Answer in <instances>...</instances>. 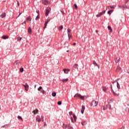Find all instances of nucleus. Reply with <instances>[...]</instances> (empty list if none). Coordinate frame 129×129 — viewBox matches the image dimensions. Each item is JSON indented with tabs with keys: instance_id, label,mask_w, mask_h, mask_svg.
Returning a JSON list of instances; mask_svg holds the SVG:
<instances>
[{
	"instance_id": "39448f33",
	"label": "nucleus",
	"mask_w": 129,
	"mask_h": 129,
	"mask_svg": "<svg viewBox=\"0 0 129 129\" xmlns=\"http://www.w3.org/2000/svg\"><path fill=\"white\" fill-rule=\"evenodd\" d=\"M116 72L118 74V73H121V68H120L119 66L117 67L116 69Z\"/></svg>"
},
{
	"instance_id": "ddd939ff",
	"label": "nucleus",
	"mask_w": 129,
	"mask_h": 129,
	"mask_svg": "<svg viewBox=\"0 0 129 129\" xmlns=\"http://www.w3.org/2000/svg\"><path fill=\"white\" fill-rule=\"evenodd\" d=\"M9 36L8 35H3L2 37V39H3V40H6V39H9Z\"/></svg>"
},
{
	"instance_id": "4468645a",
	"label": "nucleus",
	"mask_w": 129,
	"mask_h": 129,
	"mask_svg": "<svg viewBox=\"0 0 129 129\" xmlns=\"http://www.w3.org/2000/svg\"><path fill=\"white\" fill-rule=\"evenodd\" d=\"M63 71H64V73H65V74H68V72H69V71H70V69H63Z\"/></svg>"
},
{
	"instance_id": "20e7f679",
	"label": "nucleus",
	"mask_w": 129,
	"mask_h": 129,
	"mask_svg": "<svg viewBox=\"0 0 129 129\" xmlns=\"http://www.w3.org/2000/svg\"><path fill=\"white\" fill-rule=\"evenodd\" d=\"M98 104V101H96L95 100H93L92 101L91 105H92L93 107L97 106Z\"/></svg>"
},
{
	"instance_id": "1a4fd4ad",
	"label": "nucleus",
	"mask_w": 129,
	"mask_h": 129,
	"mask_svg": "<svg viewBox=\"0 0 129 129\" xmlns=\"http://www.w3.org/2000/svg\"><path fill=\"white\" fill-rule=\"evenodd\" d=\"M23 86L25 87V90H26V91H28L29 90V85H28V84L23 85Z\"/></svg>"
},
{
	"instance_id": "6e6552de",
	"label": "nucleus",
	"mask_w": 129,
	"mask_h": 129,
	"mask_svg": "<svg viewBox=\"0 0 129 129\" xmlns=\"http://www.w3.org/2000/svg\"><path fill=\"white\" fill-rule=\"evenodd\" d=\"M14 65H16L17 66H21L22 65V63H21L19 60H16L14 63Z\"/></svg>"
},
{
	"instance_id": "f704fd0d",
	"label": "nucleus",
	"mask_w": 129,
	"mask_h": 129,
	"mask_svg": "<svg viewBox=\"0 0 129 129\" xmlns=\"http://www.w3.org/2000/svg\"><path fill=\"white\" fill-rule=\"evenodd\" d=\"M101 109H103V110H105V109H107L105 108V107H104V106H102L101 108Z\"/></svg>"
},
{
	"instance_id": "09e8293b",
	"label": "nucleus",
	"mask_w": 129,
	"mask_h": 129,
	"mask_svg": "<svg viewBox=\"0 0 129 129\" xmlns=\"http://www.w3.org/2000/svg\"><path fill=\"white\" fill-rule=\"evenodd\" d=\"M111 91L113 93V90L112 89V85H111Z\"/></svg>"
},
{
	"instance_id": "9b49d317",
	"label": "nucleus",
	"mask_w": 129,
	"mask_h": 129,
	"mask_svg": "<svg viewBox=\"0 0 129 129\" xmlns=\"http://www.w3.org/2000/svg\"><path fill=\"white\" fill-rule=\"evenodd\" d=\"M84 110H85V106L84 105H82V109L81 110V112L82 114H83V113L84 112Z\"/></svg>"
},
{
	"instance_id": "2f4dec72",
	"label": "nucleus",
	"mask_w": 129,
	"mask_h": 129,
	"mask_svg": "<svg viewBox=\"0 0 129 129\" xmlns=\"http://www.w3.org/2000/svg\"><path fill=\"white\" fill-rule=\"evenodd\" d=\"M113 94L115 96H118V94H116V93L114 92V91H113Z\"/></svg>"
},
{
	"instance_id": "f03ea898",
	"label": "nucleus",
	"mask_w": 129,
	"mask_h": 129,
	"mask_svg": "<svg viewBox=\"0 0 129 129\" xmlns=\"http://www.w3.org/2000/svg\"><path fill=\"white\" fill-rule=\"evenodd\" d=\"M74 97H80L81 99H82L83 100H84V96H81L80 94L78 93L76 94Z\"/></svg>"
},
{
	"instance_id": "c9c22d12",
	"label": "nucleus",
	"mask_w": 129,
	"mask_h": 129,
	"mask_svg": "<svg viewBox=\"0 0 129 129\" xmlns=\"http://www.w3.org/2000/svg\"><path fill=\"white\" fill-rule=\"evenodd\" d=\"M40 19V17L39 16V15L36 17L35 20L36 21H38Z\"/></svg>"
},
{
	"instance_id": "9d476101",
	"label": "nucleus",
	"mask_w": 129,
	"mask_h": 129,
	"mask_svg": "<svg viewBox=\"0 0 129 129\" xmlns=\"http://www.w3.org/2000/svg\"><path fill=\"white\" fill-rule=\"evenodd\" d=\"M108 108L109 109H110V110H111L113 109V108H111V105H109V104L106 105V109H107Z\"/></svg>"
},
{
	"instance_id": "5fc2aeb1",
	"label": "nucleus",
	"mask_w": 129,
	"mask_h": 129,
	"mask_svg": "<svg viewBox=\"0 0 129 129\" xmlns=\"http://www.w3.org/2000/svg\"><path fill=\"white\" fill-rule=\"evenodd\" d=\"M21 15H22V13H20L18 17H20V16H21Z\"/></svg>"
},
{
	"instance_id": "37998d69",
	"label": "nucleus",
	"mask_w": 129,
	"mask_h": 129,
	"mask_svg": "<svg viewBox=\"0 0 129 129\" xmlns=\"http://www.w3.org/2000/svg\"><path fill=\"white\" fill-rule=\"evenodd\" d=\"M42 94H45L46 93V92L45 90H43L41 92Z\"/></svg>"
},
{
	"instance_id": "e433bc0d",
	"label": "nucleus",
	"mask_w": 129,
	"mask_h": 129,
	"mask_svg": "<svg viewBox=\"0 0 129 129\" xmlns=\"http://www.w3.org/2000/svg\"><path fill=\"white\" fill-rule=\"evenodd\" d=\"M21 40H22V37H17V41H21Z\"/></svg>"
},
{
	"instance_id": "4d7b16f0",
	"label": "nucleus",
	"mask_w": 129,
	"mask_h": 129,
	"mask_svg": "<svg viewBox=\"0 0 129 129\" xmlns=\"http://www.w3.org/2000/svg\"><path fill=\"white\" fill-rule=\"evenodd\" d=\"M96 33H98V31L96 30Z\"/></svg>"
},
{
	"instance_id": "dca6fc26",
	"label": "nucleus",
	"mask_w": 129,
	"mask_h": 129,
	"mask_svg": "<svg viewBox=\"0 0 129 129\" xmlns=\"http://www.w3.org/2000/svg\"><path fill=\"white\" fill-rule=\"evenodd\" d=\"M108 88H106L105 86H103L102 87V90L104 91V92H106L107 91Z\"/></svg>"
},
{
	"instance_id": "a878e982",
	"label": "nucleus",
	"mask_w": 129,
	"mask_h": 129,
	"mask_svg": "<svg viewBox=\"0 0 129 129\" xmlns=\"http://www.w3.org/2000/svg\"><path fill=\"white\" fill-rule=\"evenodd\" d=\"M68 37L69 40H70V38H72V34H71V33H68Z\"/></svg>"
},
{
	"instance_id": "8fccbe9b",
	"label": "nucleus",
	"mask_w": 129,
	"mask_h": 129,
	"mask_svg": "<svg viewBox=\"0 0 129 129\" xmlns=\"http://www.w3.org/2000/svg\"><path fill=\"white\" fill-rule=\"evenodd\" d=\"M36 13L38 14V15L40 14V12L38 10L36 11Z\"/></svg>"
},
{
	"instance_id": "13d9d810",
	"label": "nucleus",
	"mask_w": 129,
	"mask_h": 129,
	"mask_svg": "<svg viewBox=\"0 0 129 129\" xmlns=\"http://www.w3.org/2000/svg\"><path fill=\"white\" fill-rule=\"evenodd\" d=\"M36 86H37V85H35L34 87L35 88H36Z\"/></svg>"
},
{
	"instance_id": "4c0bfd02",
	"label": "nucleus",
	"mask_w": 129,
	"mask_h": 129,
	"mask_svg": "<svg viewBox=\"0 0 129 129\" xmlns=\"http://www.w3.org/2000/svg\"><path fill=\"white\" fill-rule=\"evenodd\" d=\"M18 118L19 119H21V120H22V121H23V119L22 118V117H21V116H18Z\"/></svg>"
},
{
	"instance_id": "bb28decb",
	"label": "nucleus",
	"mask_w": 129,
	"mask_h": 129,
	"mask_svg": "<svg viewBox=\"0 0 129 129\" xmlns=\"http://www.w3.org/2000/svg\"><path fill=\"white\" fill-rule=\"evenodd\" d=\"M74 68H76L77 69H78V64H75V65L74 66Z\"/></svg>"
},
{
	"instance_id": "412c9836",
	"label": "nucleus",
	"mask_w": 129,
	"mask_h": 129,
	"mask_svg": "<svg viewBox=\"0 0 129 129\" xmlns=\"http://www.w3.org/2000/svg\"><path fill=\"white\" fill-rule=\"evenodd\" d=\"M32 113H34V114H37L38 113V109L34 110L32 111Z\"/></svg>"
},
{
	"instance_id": "f8f14e48",
	"label": "nucleus",
	"mask_w": 129,
	"mask_h": 129,
	"mask_svg": "<svg viewBox=\"0 0 129 129\" xmlns=\"http://www.w3.org/2000/svg\"><path fill=\"white\" fill-rule=\"evenodd\" d=\"M63 128L66 129L68 127H70V125L65 124L64 123L63 124L62 126Z\"/></svg>"
},
{
	"instance_id": "a18cd8bd",
	"label": "nucleus",
	"mask_w": 129,
	"mask_h": 129,
	"mask_svg": "<svg viewBox=\"0 0 129 129\" xmlns=\"http://www.w3.org/2000/svg\"><path fill=\"white\" fill-rule=\"evenodd\" d=\"M69 114H70V115H72V114H73L72 111L70 112Z\"/></svg>"
},
{
	"instance_id": "4be33fe9",
	"label": "nucleus",
	"mask_w": 129,
	"mask_h": 129,
	"mask_svg": "<svg viewBox=\"0 0 129 129\" xmlns=\"http://www.w3.org/2000/svg\"><path fill=\"white\" fill-rule=\"evenodd\" d=\"M5 17H6V13H2L1 15V17L3 19V18H5Z\"/></svg>"
},
{
	"instance_id": "0eeeda50",
	"label": "nucleus",
	"mask_w": 129,
	"mask_h": 129,
	"mask_svg": "<svg viewBox=\"0 0 129 129\" xmlns=\"http://www.w3.org/2000/svg\"><path fill=\"white\" fill-rule=\"evenodd\" d=\"M41 118H43L42 116L40 117V116H37L36 117V121H38V122H40Z\"/></svg>"
},
{
	"instance_id": "a19ab883",
	"label": "nucleus",
	"mask_w": 129,
	"mask_h": 129,
	"mask_svg": "<svg viewBox=\"0 0 129 129\" xmlns=\"http://www.w3.org/2000/svg\"><path fill=\"white\" fill-rule=\"evenodd\" d=\"M86 123H87V122H86V121L82 122V124L83 125H85L86 124Z\"/></svg>"
},
{
	"instance_id": "aec40b11",
	"label": "nucleus",
	"mask_w": 129,
	"mask_h": 129,
	"mask_svg": "<svg viewBox=\"0 0 129 129\" xmlns=\"http://www.w3.org/2000/svg\"><path fill=\"white\" fill-rule=\"evenodd\" d=\"M68 79H64L62 80H60V81H62V82H67L68 81Z\"/></svg>"
},
{
	"instance_id": "5701e85b",
	"label": "nucleus",
	"mask_w": 129,
	"mask_h": 129,
	"mask_svg": "<svg viewBox=\"0 0 129 129\" xmlns=\"http://www.w3.org/2000/svg\"><path fill=\"white\" fill-rule=\"evenodd\" d=\"M28 31L29 34H32V29H31V27L28 28Z\"/></svg>"
},
{
	"instance_id": "423d86ee",
	"label": "nucleus",
	"mask_w": 129,
	"mask_h": 129,
	"mask_svg": "<svg viewBox=\"0 0 129 129\" xmlns=\"http://www.w3.org/2000/svg\"><path fill=\"white\" fill-rule=\"evenodd\" d=\"M73 116L74 120L73 121V117H71V121L72 122H75V121H76V118H77V117L74 114H73Z\"/></svg>"
},
{
	"instance_id": "864d4df0",
	"label": "nucleus",
	"mask_w": 129,
	"mask_h": 129,
	"mask_svg": "<svg viewBox=\"0 0 129 129\" xmlns=\"http://www.w3.org/2000/svg\"><path fill=\"white\" fill-rule=\"evenodd\" d=\"M24 24H26V21H24L23 23H22L21 25H24Z\"/></svg>"
},
{
	"instance_id": "c85d7f7f",
	"label": "nucleus",
	"mask_w": 129,
	"mask_h": 129,
	"mask_svg": "<svg viewBox=\"0 0 129 129\" xmlns=\"http://www.w3.org/2000/svg\"><path fill=\"white\" fill-rule=\"evenodd\" d=\"M63 29V26L61 25L60 26H59L58 30L59 31H61V30Z\"/></svg>"
},
{
	"instance_id": "49530a36",
	"label": "nucleus",
	"mask_w": 129,
	"mask_h": 129,
	"mask_svg": "<svg viewBox=\"0 0 129 129\" xmlns=\"http://www.w3.org/2000/svg\"><path fill=\"white\" fill-rule=\"evenodd\" d=\"M111 9H114V6H109Z\"/></svg>"
},
{
	"instance_id": "ea45409f",
	"label": "nucleus",
	"mask_w": 129,
	"mask_h": 129,
	"mask_svg": "<svg viewBox=\"0 0 129 129\" xmlns=\"http://www.w3.org/2000/svg\"><path fill=\"white\" fill-rule=\"evenodd\" d=\"M70 32H71V30L70 29H68V34H71V33Z\"/></svg>"
},
{
	"instance_id": "603ef678",
	"label": "nucleus",
	"mask_w": 129,
	"mask_h": 129,
	"mask_svg": "<svg viewBox=\"0 0 129 129\" xmlns=\"http://www.w3.org/2000/svg\"><path fill=\"white\" fill-rule=\"evenodd\" d=\"M110 101H113V99H111V100H110L109 102L110 103Z\"/></svg>"
},
{
	"instance_id": "72a5a7b5",
	"label": "nucleus",
	"mask_w": 129,
	"mask_h": 129,
	"mask_svg": "<svg viewBox=\"0 0 129 129\" xmlns=\"http://www.w3.org/2000/svg\"><path fill=\"white\" fill-rule=\"evenodd\" d=\"M52 96H53V97H55V96H56V92H53L52 93Z\"/></svg>"
},
{
	"instance_id": "a211bd4d",
	"label": "nucleus",
	"mask_w": 129,
	"mask_h": 129,
	"mask_svg": "<svg viewBox=\"0 0 129 129\" xmlns=\"http://www.w3.org/2000/svg\"><path fill=\"white\" fill-rule=\"evenodd\" d=\"M108 29L109 30V33H112V29H111V27L110 26H108Z\"/></svg>"
},
{
	"instance_id": "7ed1b4c3",
	"label": "nucleus",
	"mask_w": 129,
	"mask_h": 129,
	"mask_svg": "<svg viewBox=\"0 0 129 129\" xmlns=\"http://www.w3.org/2000/svg\"><path fill=\"white\" fill-rule=\"evenodd\" d=\"M51 11V8L47 7L46 9V13H45V16L46 17H48V15H49V13Z\"/></svg>"
},
{
	"instance_id": "052dcab7",
	"label": "nucleus",
	"mask_w": 129,
	"mask_h": 129,
	"mask_svg": "<svg viewBox=\"0 0 129 129\" xmlns=\"http://www.w3.org/2000/svg\"><path fill=\"white\" fill-rule=\"evenodd\" d=\"M67 52H69V50H67Z\"/></svg>"
},
{
	"instance_id": "cd10ccee",
	"label": "nucleus",
	"mask_w": 129,
	"mask_h": 129,
	"mask_svg": "<svg viewBox=\"0 0 129 129\" xmlns=\"http://www.w3.org/2000/svg\"><path fill=\"white\" fill-rule=\"evenodd\" d=\"M105 12H106V11H103V12H100V14H99V15H100V16H102V15H103L104 14H105Z\"/></svg>"
},
{
	"instance_id": "2eb2a0df",
	"label": "nucleus",
	"mask_w": 129,
	"mask_h": 129,
	"mask_svg": "<svg viewBox=\"0 0 129 129\" xmlns=\"http://www.w3.org/2000/svg\"><path fill=\"white\" fill-rule=\"evenodd\" d=\"M93 64L94 65H95L96 66H97L98 68L99 69L100 68V67L99 66V65H98V64H97V63H96V62L95 61H93Z\"/></svg>"
},
{
	"instance_id": "58836bf2",
	"label": "nucleus",
	"mask_w": 129,
	"mask_h": 129,
	"mask_svg": "<svg viewBox=\"0 0 129 129\" xmlns=\"http://www.w3.org/2000/svg\"><path fill=\"white\" fill-rule=\"evenodd\" d=\"M74 7L76 10H78V8L77 7V5L76 4H74Z\"/></svg>"
},
{
	"instance_id": "6e6d98bb",
	"label": "nucleus",
	"mask_w": 129,
	"mask_h": 129,
	"mask_svg": "<svg viewBox=\"0 0 129 129\" xmlns=\"http://www.w3.org/2000/svg\"><path fill=\"white\" fill-rule=\"evenodd\" d=\"M76 45V43H74L73 45L75 46Z\"/></svg>"
},
{
	"instance_id": "7c9ffc66",
	"label": "nucleus",
	"mask_w": 129,
	"mask_h": 129,
	"mask_svg": "<svg viewBox=\"0 0 129 129\" xmlns=\"http://www.w3.org/2000/svg\"><path fill=\"white\" fill-rule=\"evenodd\" d=\"M20 72H21V73H23V72H24V68H20Z\"/></svg>"
},
{
	"instance_id": "79ce46f5",
	"label": "nucleus",
	"mask_w": 129,
	"mask_h": 129,
	"mask_svg": "<svg viewBox=\"0 0 129 129\" xmlns=\"http://www.w3.org/2000/svg\"><path fill=\"white\" fill-rule=\"evenodd\" d=\"M57 104L58 105H61V104H62V102L61 101H58L57 102Z\"/></svg>"
},
{
	"instance_id": "bf43d9fd",
	"label": "nucleus",
	"mask_w": 129,
	"mask_h": 129,
	"mask_svg": "<svg viewBox=\"0 0 129 129\" xmlns=\"http://www.w3.org/2000/svg\"><path fill=\"white\" fill-rule=\"evenodd\" d=\"M128 113H129V109H128Z\"/></svg>"
},
{
	"instance_id": "f257e3e1",
	"label": "nucleus",
	"mask_w": 129,
	"mask_h": 129,
	"mask_svg": "<svg viewBox=\"0 0 129 129\" xmlns=\"http://www.w3.org/2000/svg\"><path fill=\"white\" fill-rule=\"evenodd\" d=\"M51 0H42V4L44 6H48L50 4Z\"/></svg>"
},
{
	"instance_id": "6ab92c4d",
	"label": "nucleus",
	"mask_w": 129,
	"mask_h": 129,
	"mask_svg": "<svg viewBox=\"0 0 129 129\" xmlns=\"http://www.w3.org/2000/svg\"><path fill=\"white\" fill-rule=\"evenodd\" d=\"M119 61H120V57H119L118 58H116V59L115 60V62L116 63H118Z\"/></svg>"
},
{
	"instance_id": "f3484780",
	"label": "nucleus",
	"mask_w": 129,
	"mask_h": 129,
	"mask_svg": "<svg viewBox=\"0 0 129 129\" xmlns=\"http://www.w3.org/2000/svg\"><path fill=\"white\" fill-rule=\"evenodd\" d=\"M48 22H50V20H47L46 21H45V23L44 24V29H45V28L47 27V24H48Z\"/></svg>"
},
{
	"instance_id": "b1692460",
	"label": "nucleus",
	"mask_w": 129,
	"mask_h": 129,
	"mask_svg": "<svg viewBox=\"0 0 129 129\" xmlns=\"http://www.w3.org/2000/svg\"><path fill=\"white\" fill-rule=\"evenodd\" d=\"M26 21L28 22V21H29V22H31V16H29L26 18Z\"/></svg>"
},
{
	"instance_id": "3c124183",
	"label": "nucleus",
	"mask_w": 129,
	"mask_h": 129,
	"mask_svg": "<svg viewBox=\"0 0 129 129\" xmlns=\"http://www.w3.org/2000/svg\"><path fill=\"white\" fill-rule=\"evenodd\" d=\"M69 129H73V127L70 126V127H69Z\"/></svg>"
},
{
	"instance_id": "473e14b6",
	"label": "nucleus",
	"mask_w": 129,
	"mask_h": 129,
	"mask_svg": "<svg viewBox=\"0 0 129 129\" xmlns=\"http://www.w3.org/2000/svg\"><path fill=\"white\" fill-rule=\"evenodd\" d=\"M42 87L40 86V87H39L37 89V90H38V91H41V90H42Z\"/></svg>"
},
{
	"instance_id": "e2e57ef3",
	"label": "nucleus",
	"mask_w": 129,
	"mask_h": 129,
	"mask_svg": "<svg viewBox=\"0 0 129 129\" xmlns=\"http://www.w3.org/2000/svg\"><path fill=\"white\" fill-rule=\"evenodd\" d=\"M112 83H113H113H114V82H112Z\"/></svg>"
},
{
	"instance_id": "c03bdc74",
	"label": "nucleus",
	"mask_w": 129,
	"mask_h": 129,
	"mask_svg": "<svg viewBox=\"0 0 129 129\" xmlns=\"http://www.w3.org/2000/svg\"><path fill=\"white\" fill-rule=\"evenodd\" d=\"M96 17H97V18H99V17H101L100 14L97 15Z\"/></svg>"
},
{
	"instance_id": "680f3d73",
	"label": "nucleus",
	"mask_w": 129,
	"mask_h": 129,
	"mask_svg": "<svg viewBox=\"0 0 129 129\" xmlns=\"http://www.w3.org/2000/svg\"><path fill=\"white\" fill-rule=\"evenodd\" d=\"M107 8H110V7H109V6H108Z\"/></svg>"
},
{
	"instance_id": "393cba45",
	"label": "nucleus",
	"mask_w": 129,
	"mask_h": 129,
	"mask_svg": "<svg viewBox=\"0 0 129 129\" xmlns=\"http://www.w3.org/2000/svg\"><path fill=\"white\" fill-rule=\"evenodd\" d=\"M113 12V10H110L107 12L108 15H111V13Z\"/></svg>"
},
{
	"instance_id": "de8ad7c7",
	"label": "nucleus",
	"mask_w": 129,
	"mask_h": 129,
	"mask_svg": "<svg viewBox=\"0 0 129 129\" xmlns=\"http://www.w3.org/2000/svg\"><path fill=\"white\" fill-rule=\"evenodd\" d=\"M17 6L18 7H20V3H19V2H17Z\"/></svg>"
},
{
	"instance_id": "c756f323",
	"label": "nucleus",
	"mask_w": 129,
	"mask_h": 129,
	"mask_svg": "<svg viewBox=\"0 0 129 129\" xmlns=\"http://www.w3.org/2000/svg\"><path fill=\"white\" fill-rule=\"evenodd\" d=\"M117 87L118 89H120V86H119V84L118 83V82H117Z\"/></svg>"
}]
</instances>
